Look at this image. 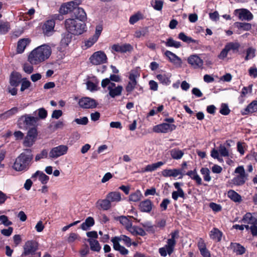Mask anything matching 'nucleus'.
Returning a JSON list of instances; mask_svg holds the SVG:
<instances>
[{"label": "nucleus", "mask_w": 257, "mask_h": 257, "mask_svg": "<svg viewBox=\"0 0 257 257\" xmlns=\"http://www.w3.org/2000/svg\"><path fill=\"white\" fill-rule=\"evenodd\" d=\"M239 222L245 224H253L257 223V218L253 216V214L250 212L246 213L242 217V218Z\"/></svg>", "instance_id": "obj_24"}, {"label": "nucleus", "mask_w": 257, "mask_h": 257, "mask_svg": "<svg viewBox=\"0 0 257 257\" xmlns=\"http://www.w3.org/2000/svg\"><path fill=\"white\" fill-rule=\"evenodd\" d=\"M66 30L74 35H79L86 31L85 22H80L75 19H67L65 21Z\"/></svg>", "instance_id": "obj_3"}, {"label": "nucleus", "mask_w": 257, "mask_h": 257, "mask_svg": "<svg viewBox=\"0 0 257 257\" xmlns=\"http://www.w3.org/2000/svg\"><path fill=\"white\" fill-rule=\"evenodd\" d=\"M72 19H75L80 22H85L87 19L86 14L83 9L75 6L72 13Z\"/></svg>", "instance_id": "obj_14"}, {"label": "nucleus", "mask_w": 257, "mask_h": 257, "mask_svg": "<svg viewBox=\"0 0 257 257\" xmlns=\"http://www.w3.org/2000/svg\"><path fill=\"white\" fill-rule=\"evenodd\" d=\"M111 49L116 52L124 53L127 52H131L133 50V47L131 44L127 43L122 45L116 44L111 46Z\"/></svg>", "instance_id": "obj_16"}, {"label": "nucleus", "mask_w": 257, "mask_h": 257, "mask_svg": "<svg viewBox=\"0 0 257 257\" xmlns=\"http://www.w3.org/2000/svg\"><path fill=\"white\" fill-rule=\"evenodd\" d=\"M18 111V108L17 107H13L12 108L5 112L4 113L0 114V119H7L14 114L17 113Z\"/></svg>", "instance_id": "obj_36"}, {"label": "nucleus", "mask_w": 257, "mask_h": 257, "mask_svg": "<svg viewBox=\"0 0 257 257\" xmlns=\"http://www.w3.org/2000/svg\"><path fill=\"white\" fill-rule=\"evenodd\" d=\"M52 53L51 48L43 44L32 50L28 56V60L32 64L40 63L48 59Z\"/></svg>", "instance_id": "obj_1"}, {"label": "nucleus", "mask_w": 257, "mask_h": 257, "mask_svg": "<svg viewBox=\"0 0 257 257\" xmlns=\"http://www.w3.org/2000/svg\"><path fill=\"white\" fill-rule=\"evenodd\" d=\"M234 25L238 29L244 31H249L251 29V24L248 23L235 22Z\"/></svg>", "instance_id": "obj_47"}, {"label": "nucleus", "mask_w": 257, "mask_h": 257, "mask_svg": "<svg viewBox=\"0 0 257 257\" xmlns=\"http://www.w3.org/2000/svg\"><path fill=\"white\" fill-rule=\"evenodd\" d=\"M170 155L172 159L179 160L182 158L184 154L183 151L179 148H174L170 150Z\"/></svg>", "instance_id": "obj_33"}, {"label": "nucleus", "mask_w": 257, "mask_h": 257, "mask_svg": "<svg viewBox=\"0 0 257 257\" xmlns=\"http://www.w3.org/2000/svg\"><path fill=\"white\" fill-rule=\"evenodd\" d=\"M55 25L54 20L47 21L42 26V30L45 35L49 36L50 32L54 30Z\"/></svg>", "instance_id": "obj_21"}, {"label": "nucleus", "mask_w": 257, "mask_h": 257, "mask_svg": "<svg viewBox=\"0 0 257 257\" xmlns=\"http://www.w3.org/2000/svg\"><path fill=\"white\" fill-rule=\"evenodd\" d=\"M10 24L9 22L0 21V35L7 34L10 30Z\"/></svg>", "instance_id": "obj_41"}, {"label": "nucleus", "mask_w": 257, "mask_h": 257, "mask_svg": "<svg viewBox=\"0 0 257 257\" xmlns=\"http://www.w3.org/2000/svg\"><path fill=\"white\" fill-rule=\"evenodd\" d=\"M252 84H250L248 87H243L241 91L240 95L239 97V99L240 98L243 99L244 97L246 96V95L249 92L251 93L252 92Z\"/></svg>", "instance_id": "obj_53"}, {"label": "nucleus", "mask_w": 257, "mask_h": 257, "mask_svg": "<svg viewBox=\"0 0 257 257\" xmlns=\"http://www.w3.org/2000/svg\"><path fill=\"white\" fill-rule=\"evenodd\" d=\"M23 78L22 77V74L17 71H13L9 78V83L10 86L8 87V91L12 95H16L18 93L17 87H18L22 81H23Z\"/></svg>", "instance_id": "obj_4"}, {"label": "nucleus", "mask_w": 257, "mask_h": 257, "mask_svg": "<svg viewBox=\"0 0 257 257\" xmlns=\"http://www.w3.org/2000/svg\"><path fill=\"white\" fill-rule=\"evenodd\" d=\"M81 3V0H75L62 5L60 8V13L62 15L73 12L75 6H78Z\"/></svg>", "instance_id": "obj_10"}, {"label": "nucleus", "mask_w": 257, "mask_h": 257, "mask_svg": "<svg viewBox=\"0 0 257 257\" xmlns=\"http://www.w3.org/2000/svg\"><path fill=\"white\" fill-rule=\"evenodd\" d=\"M200 173L203 176L204 181L209 182L211 180V177L210 176V170L207 168H202L200 170Z\"/></svg>", "instance_id": "obj_49"}, {"label": "nucleus", "mask_w": 257, "mask_h": 257, "mask_svg": "<svg viewBox=\"0 0 257 257\" xmlns=\"http://www.w3.org/2000/svg\"><path fill=\"white\" fill-rule=\"evenodd\" d=\"M72 35L68 31L62 34V38L60 41V45L62 47L66 48L71 42Z\"/></svg>", "instance_id": "obj_26"}, {"label": "nucleus", "mask_w": 257, "mask_h": 257, "mask_svg": "<svg viewBox=\"0 0 257 257\" xmlns=\"http://www.w3.org/2000/svg\"><path fill=\"white\" fill-rule=\"evenodd\" d=\"M68 150V148L67 146L59 145L51 149L49 153V156L52 158H57L66 154Z\"/></svg>", "instance_id": "obj_12"}, {"label": "nucleus", "mask_w": 257, "mask_h": 257, "mask_svg": "<svg viewBox=\"0 0 257 257\" xmlns=\"http://www.w3.org/2000/svg\"><path fill=\"white\" fill-rule=\"evenodd\" d=\"M255 56V50L252 48H248L246 52L245 60H249L253 58Z\"/></svg>", "instance_id": "obj_59"}, {"label": "nucleus", "mask_w": 257, "mask_h": 257, "mask_svg": "<svg viewBox=\"0 0 257 257\" xmlns=\"http://www.w3.org/2000/svg\"><path fill=\"white\" fill-rule=\"evenodd\" d=\"M48 155V152L46 150H43L40 154H37L35 157V161H38L41 159L46 158Z\"/></svg>", "instance_id": "obj_62"}, {"label": "nucleus", "mask_w": 257, "mask_h": 257, "mask_svg": "<svg viewBox=\"0 0 257 257\" xmlns=\"http://www.w3.org/2000/svg\"><path fill=\"white\" fill-rule=\"evenodd\" d=\"M115 220L119 221L123 226H124L127 230H128L132 227L133 223L130 219L134 218L132 216H119L114 218Z\"/></svg>", "instance_id": "obj_17"}, {"label": "nucleus", "mask_w": 257, "mask_h": 257, "mask_svg": "<svg viewBox=\"0 0 257 257\" xmlns=\"http://www.w3.org/2000/svg\"><path fill=\"white\" fill-rule=\"evenodd\" d=\"M111 241V242L114 241L117 243H119V241H123L126 246L130 247L132 245V240L131 238L123 234H121L120 236L112 237Z\"/></svg>", "instance_id": "obj_23"}, {"label": "nucleus", "mask_w": 257, "mask_h": 257, "mask_svg": "<svg viewBox=\"0 0 257 257\" xmlns=\"http://www.w3.org/2000/svg\"><path fill=\"white\" fill-rule=\"evenodd\" d=\"M170 200L168 198L164 199L161 203L160 206L162 211H166L168 205L170 203Z\"/></svg>", "instance_id": "obj_63"}, {"label": "nucleus", "mask_w": 257, "mask_h": 257, "mask_svg": "<svg viewBox=\"0 0 257 257\" xmlns=\"http://www.w3.org/2000/svg\"><path fill=\"white\" fill-rule=\"evenodd\" d=\"M109 90V95L112 97L114 98L115 96H119L121 94L123 87L121 85H118L115 88H108Z\"/></svg>", "instance_id": "obj_31"}, {"label": "nucleus", "mask_w": 257, "mask_h": 257, "mask_svg": "<svg viewBox=\"0 0 257 257\" xmlns=\"http://www.w3.org/2000/svg\"><path fill=\"white\" fill-rule=\"evenodd\" d=\"M162 43H165L167 47H173L176 48H179L181 46V43L180 42L175 41L174 39L170 37L167 39V41H162Z\"/></svg>", "instance_id": "obj_40"}, {"label": "nucleus", "mask_w": 257, "mask_h": 257, "mask_svg": "<svg viewBox=\"0 0 257 257\" xmlns=\"http://www.w3.org/2000/svg\"><path fill=\"white\" fill-rule=\"evenodd\" d=\"M90 60L92 64H101L107 63V58L104 52L99 51L93 54Z\"/></svg>", "instance_id": "obj_8"}, {"label": "nucleus", "mask_w": 257, "mask_h": 257, "mask_svg": "<svg viewBox=\"0 0 257 257\" xmlns=\"http://www.w3.org/2000/svg\"><path fill=\"white\" fill-rule=\"evenodd\" d=\"M142 197V194L140 190H137L136 192L132 193L129 196V200L133 202L140 201Z\"/></svg>", "instance_id": "obj_45"}, {"label": "nucleus", "mask_w": 257, "mask_h": 257, "mask_svg": "<svg viewBox=\"0 0 257 257\" xmlns=\"http://www.w3.org/2000/svg\"><path fill=\"white\" fill-rule=\"evenodd\" d=\"M144 17L141 12H138L136 14L132 15L130 18L129 22L131 25H134L138 22L139 20L144 19Z\"/></svg>", "instance_id": "obj_44"}, {"label": "nucleus", "mask_w": 257, "mask_h": 257, "mask_svg": "<svg viewBox=\"0 0 257 257\" xmlns=\"http://www.w3.org/2000/svg\"><path fill=\"white\" fill-rule=\"evenodd\" d=\"M187 61L189 64H202L203 60L196 54L191 55Z\"/></svg>", "instance_id": "obj_38"}, {"label": "nucleus", "mask_w": 257, "mask_h": 257, "mask_svg": "<svg viewBox=\"0 0 257 257\" xmlns=\"http://www.w3.org/2000/svg\"><path fill=\"white\" fill-rule=\"evenodd\" d=\"M167 243V244L165 246L167 247L168 253L170 255L174 251V247L176 244V241L168 239Z\"/></svg>", "instance_id": "obj_48"}, {"label": "nucleus", "mask_w": 257, "mask_h": 257, "mask_svg": "<svg viewBox=\"0 0 257 257\" xmlns=\"http://www.w3.org/2000/svg\"><path fill=\"white\" fill-rule=\"evenodd\" d=\"M102 30H103V27H102V26L101 25H97L96 27L95 33V35H94V37H95V41L93 42H91L90 41H88L87 42V43L86 44V45L87 46H88V47L91 46L93 45V44L97 40V39L99 37V36L100 35L101 33Z\"/></svg>", "instance_id": "obj_43"}, {"label": "nucleus", "mask_w": 257, "mask_h": 257, "mask_svg": "<svg viewBox=\"0 0 257 257\" xmlns=\"http://www.w3.org/2000/svg\"><path fill=\"white\" fill-rule=\"evenodd\" d=\"M30 42L31 40L29 38H23L20 39L17 43V53L21 54L23 53L26 47L30 44Z\"/></svg>", "instance_id": "obj_22"}, {"label": "nucleus", "mask_w": 257, "mask_h": 257, "mask_svg": "<svg viewBox=\"0 0 257 257\" xmlns=\"http://www.w3.org/2000/svg\"><path fill=\"white\" fill-rule=\"evenodd\" d=\"M178 38L187 43H195L196 40L191 37L186 36L184 32H181L178 35Z\"/></svg>", "instance_id": "obj_50"}, {"label": "nucleus", "mask_w": 257, "mask_h": 257, "mask_svg": "<svg viewBox=\"0 0 257 257\" xmlns=\"http://www.w3.org/2000/svg\"><path fill=\"white\" fill-rule=\"evenodd\" d=\"M39 120L37 117L31 116L29 114L22 115L18 120V125L20 128L27 129L31 126L36 127V124Z\"/></svg>", "instance_id": "obj_5"}, {"label": "nucleus", "mask_w": 257, "mask_h": 257, "mask_svg": "<svg viewBox=\"0 0 257 257\" xmlns=\"http://www.w3.org/2000/svg\"><path fill=\"white\" fill-rule=\"evenodd\" d=\"M39 180L42 184H46L47 183L49 180V177L46 175L42 171H41V173L39 177Z\"/></svg>", "instance_id": "obj_60"}, {"label": "nucleus", "mask_w": 257, "mask_h": 257, "mask_svg": "<svg viewBox=\"0 0 257 257\" xmlns=\"http://www.w3.org/2000/svg\"><path fill=\"white\" fill-rule=\"evenodd\" d=\"M246 175H237L232 180V183L236 186L243 185L245 182Z\"/></svg>", "instance_id": "obj_42"}, {"label": "nucleus", "mask_w": 257, "mask_h": 257, "mask_svg": "<svg viewBox=\"0 0 257 257\" xmlns=\"http://www.w3.org/2000/svg\"><path fill=\"white\" fill-rule=\"evenodd\" d=\"M113 243V248L114 250L118 251L122 255H125L128 254V250L124 246L121 245L119 243L112 242Z\"/></svg>", "instance_id": "obj_39"}, {"label": "nucleus", "mask_w": 257, "mask_h": 257, "mask_svg": "<svg viewBox=\"0 0 257 257\" xmlns=\"http://www.w3.org/2000/svg\"><path fill=\"white\" fill-rule=\"evenodd\" d=\"M87 241L89 243L90 249L91 250L99 252L101 249V246L97 240L92 238L87 239Z\"/></svg>", "instance_id": "obj_37"}, {"label": "nucleus", "mask_w": 257, "mask_h": 257, "mask_svg": "<svg viewBox=\"0 0 257 257\" xmlns=\"http://www.w3.org/2000/svg\"><path fill=\"white\" fill-rule=\"evenodd\" d=\"M227 196L234 202H240L242 201L241 196L233 190H229L227 192Z\"/></svg>", "instance_id": "obj_32"}, {"label": "nucleus", "mask_w": 257, "mask_h": 257, "mask_svg": "<svg viewBox=\"0 0 257 257\" xmlns=\"http://www.w3.org/2000/svg\"><path fill=\"white\" fill-rule=\"evenodd\" d=\"M97 83L98 81L96 83H94L91 81H87L86 82L87 89L90 91H97L98 90Z\"/></svg>", "instance_id": "obj_55"}, {"label": "nucleus", "mask_w": 257, "mask_h": 257, "mask_svg": "<svg viewBox=\"0 0 257 257\" xmlns=\"http://www.w3.org/2000/svg\"><path fill=\"white\" fill-rule=\"evenodd\" d=\"M33 159L31 149H26L24 152L20 154L16 159L12 167L14 170L18 172L27 171L29 169Z\"/></svg>", "instance_id": "obj_2"}, {"label": "nucleus", "mask_w": 257, "mask_h": 257, "mask_svg": "<svg viewBox=\"0 0 257 257\" xmlns=\"http://www.w3.org/2000/svg\"><path fill=\"white\" fill-rule=\"evenodd\" d=\"M134 235H140L144 236L146 235L147 233L144 229L138 226H132V227L128 230Z\"/></svg>", "instance_id": "obj_30"}, {"label": "nucleus", "mask_w": 257, "mask_h": 257, "mask_svg": "<svg viewBox=\"0 0 257 257\" xmlns=\"http://www.w3.org/2000/svg\"><path fill=\"white\" fill-rule=\"evenodd\" d=\"M38 249L37 242L33 240H28L26 242L24 246V251L22 254V256H28L29 255H33Z\"/></svg>", "instance_id": "obj_9"}, {"label": "nucleus", "mask_w": 257, "mask_h": 257, "mask_svg": "<svg viewBox=\"0 0 257 257\" xmlns=\"http://www.w3.org/2000/svg\"><path fill=\"white\" fill-rule=\"evenodd\" d=\"M95 223L94 219L92 217H87L85 221L81 225V228L83 230H87L89 227L94 225Z\"/></svg>", "instance_id": "obj_34"}, {"label": "nucleus", "mask_w": 257, "mask_h": 257, "mask_svg": "<svg viewBox=\"0 0 257 257\" xmlns=\"http://www.w3.org/2000/svg\"><path fill=\"white\" fill-rule=\"evenodd\" d=\"M165 55L168 58L170 62L174 63L175 64H181L182 63L181 59L171 51H167L165 52Z\"/></svg>", "instance_id": "obj_29"}, {"label": "nucleus", "mask_w": 257, "mask_h": 257, "mask_svg": "<svg viewBox=\"0 0 257 257\" xmlns=\"http://www.w3.org/2000/svg\"><path fill=\"white\" fill-rule=\"evenodd\" d=\"M106 197L111 203L118 202L121 200V193L118 191L110 192L106 195Z\"/></svg>", "instance_id": "obj_27"}, {"label": "nucleus", "mask_w": 257, "mask_h": 257, "mask_svg": "<svg viewBox=\"0 0 257 257\" xmlns=\"http://www.w3.org/2000/svg\"><path fill=\"white\" fill-rule=\"evenodd\" d=\"M78 104L81 108L89 109L95 108L98 103L95 99L86 97L80 99L78 101Z\"/></svg>", "instance_id": "obj_11"}, {"label": "nucleus", "mask_w": 257, "mask_h": 257, "mask_svg": "<svg viewBox=\"0 0 257 257\" xmlns=\"http://www.w3.org/2000/svg\"><path fill=\"white\" fill-rule=\"evenodd\" d=\"M234 14L237 16L238 19L242 21H250L253 17L251 13L245 9H236L234 11Z\"/></svg>", "instance_id": "obj_13"}, {"label": "nucleus", "mask_w": 257, "mask_h": 257, "mask_svg": "<svg viewBox=\"0 0 257 257\" xmlns=\"http://www.w3.org/2000/svg\"><path fill=\"white\" fill-rule=\"evenodd\" d=\"M0 221L2 223L6 226L11 225L12 224V222L8 219V216L5 215L0 216Z\"/></svg>", "instance_id": "obj_61"}, {"label": "nucleus", "mask_w": 257, "mask_h": 257, "mask_svg": "<svg viewBox=\"0 0 257 257\" xmlns=\"http://www.w3.org/2000/svg\"><path fill=\"white\" fill-rule=\"evenodd\" d=\"M151 5L155 10L160 11L162 9L163 2L161 0H152Z\"/></svg>", "instance_id": "obj_52"}, {"label": "nucleus", "mask_w": 257, "mask_h": 257, "mask_svg": "<svg viewBox=\"0 0 257 257\" xmlns=\"http://www.w3.org/2000/svg\"><path fill=\"white\" fill-rule=\"evenodd\" d=\"M56 55L57 56L56 63H57V64H60V63L61 62H65L64 61H61V60H62L65 56V53L63 51H61L60 49L57 52Z\"/></svg>", "instance_id": "obj_57"}, {"label": "nucleus", "mask_w": 257, "mask_h": 257, "mask_svg": "<svg viewBox=\"0 0 257 257\" xmlns=\"http://www.w3.org/2000/svg\"><path fill=\"white\" fill-rule=\"evenodd\" d=\"M219 152L222 157H228L229 153L226 147L222 145H220L219 147Z\"/></svg>", "instance_id": "obj_64"}, {"label": "nucleus", "mask_w": 257, "mask_h": 257, "mask_svg": "<svg viewBox=\"0 0 257 257\" xmlns=\"http://www.w3.org/2000/svg\"><path fill=\"white\" fill-rule=\"evenodd\" d=\"M38 136V131L36 127L30 128L28 131L25 138L23 145L26 147H31L35 143Z\"/></svg>", "instance_id": "obj_6"}, {"label": "nucleus", "mask_w": 257, "mask_h": 257, "mask_svg": "<svg viewBox=\"0 0 257 257\" xmlns=\"http://www.w3.org/2000/svg\"><path fill=\"white\" fill-rule=\"evenodd\" d=\"M228 249H231L236 255H242L246 251L245 247L239 243L231 242Z\"/></svg>", "instance_id": "obj_18"}, {"label": "nucleus", "mask_w": 257, "mask_h": 257, "mask_svg": "<svg viewBox=\"0 0 257 257\" xmlns=\"http://www.w3.org/2000/svg\"><path fill=\"white\" fill-rule=\"evenodd\" d=\"M257 111V100H253L247 106L241 110L242 115H248Z\"/></svg>", "instance_id": "obj_19"}, {"label": "nucleus", "mask_w": 257, "mask_h": 257, "mask_svg": "<svg viewBox=\"0 0 257 257\" xmlns=\"http://www.w3.org/2000/svg\"><path fill=\"white\" fill-rule=\"evenodd\" d=\"M182 169H167L163 170L161 173L164 177H177L178 176L180 175L178 178L182 179L184 175V174H182Z\"/></svg>", "instance_id": "obj_15"}, {"label": "nucleus", "mask_w": 257, "mask_h": 257, "mask_svg": "<svg viewBox=\"0 0 257 257\" xmlns=\"http://www.w3.org/2000/svg\"><path fill=\"white\" fill-rule=\"evenodd\" d=\"M20 91L24 92L25 90L28 89L31 85V82L27 79V78L24 77L23 81L21 83Z\"/></svg>", "instance_id": "obj_51"}, {"label": "nucleus", "mask_w": 257, "mask_h": 257, "mask_svg": "<svg viewBox=\"0 0 257 257\" xmlns=\"http://www.w3.org/2000/svg\"><path fill=\"white\" fill-rule=\"evenodd\" d=\"M142 225L146 230L149 233H154L156 231L155 226L152 225L150 222H146L143 224Z\"/></svg>", "instance_id": "obj_58"}, {"label": "nucleus", "mask_w": 257, "mask_h": 257, "mask_svg": "<svg viewBox=\"0 0 257 257\" xmlns=\"http://www.w3.org/2000/svg\"><path fill=\"white\" fill-rule=\"evenodd\" d=\"M177 126L175 124L164 122L156 125L153 128L154 132L156 133H167L176 130Z\"/></svg>", "instance_id": "obj_7"}, {"label": "nucleus", "mask_w": 257, "mask_h": 257, "mask_svg": "<svg viewBox=\"0 0 257 257\" xmlns=\"http://www.w3.org/2000/svg\"><path fill=\"white\" fill-rule=\"evenodd\" d=\"M239 47V44L236 42H230L227 43L225 46V47L226 48L228 52L231 50H232L233 52H237L238 51Z\"/></svg>", "instance_id": "obj_46"}, {"label": "nucleus", "mask_w": 257, "mask_h": 257, "mask_svg": "<svg viewBox=\"0 0 257 257\" xmlns=\"http://www.w3.org/2000/svg\"><path fill=\"white\" fill-rule=\"evenodd\" d=\"M38 112L39 119H44L46 118L48 115L47 111L44 108H40L35 111L34 113Z\"/></svg>", "instance_id": "obj_54"}, {"label": "nucleus", "mask_w": 257, "mask_h": 257, "mask_svg": "<svg viewBox=\"0 0 257 257\" xmlns=\"http://www.w3.org/2000/svg\"><path fill=\"white\" fill-rule=\"evenodd\" d=\"M153 206V202L150 199L141 201L139 205L140 210L142 212H150Z\"/></svg>", "instance_id": "obj_20"}, {"label": "nucleus", "mask_w": 257, "mask_h": 257, "mask_svg": "<svg viewBox=\"0 0 257 257\" xmlns=\"http://www.w3.org/2000/svg\"><path fill=\"white\" fill-rule=\"evenodd\" d=\"M222 235V232L216 227H214L209 233L210 238L216 242L221 241Z\"/></svg>", "instance_id": "obj_28"}, {"label": "nucleus", "mask_w": 257, "mask_h": 257, "mask_svg": "<svg viewBox=\"0 0 257 257\" xmlns=\"http://www.w3.org/2000/svg\"><path fill=\"white\" fill-rule=\"evenodd\" d=\"M230 112V110L229 109L228 105L226 103H222L219 112L222 115H227L229 114Z\"/></svg>", "instance_id": "obj_56"}, {"label": "nucleus", "mask_w": 257, "mask_h": 257, "mask_svg": "<svg viewBox=\"0 0 257 257\" xmlns=\"http://www.w3.org/2000/svg\"><path fill=\"white\" fill-rule=\"evenodd\" d=\"M96 206L103 210H108L111 207V203L106 197L105 199H99L96 202Z\"/></svg>", "instance_id": "obj_25"}, {"label": "nucleus", "mask_w": 257, "mask_h": 257, "mask_svg": "<svg viewBox=\"0 0 257 257\" xmlns=\"http://www.w3.org/2000/svg\"><path fill=\"white\" fill-rule=\"evenodd\" d=\"M165 164L164 162L160 161L156 163L148 165L146 166L143 172H152L157 170L158 168L163 166Z\"/></svg>", "instance_id": "obj_35"}]
</instances>
